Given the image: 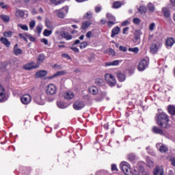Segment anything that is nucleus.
I'll return each mask as SVG.
<instances>
[{
	"label": "nucleus",
	"instance_id": "nucleus-40",
	"mask_svg": "<svg viewBox=\"0 0 175 175\" xmlns=\"http://www.w3.org/2000/svg\"><path fill=\"white\" fill-rule=\"evenodd\" d=\"M75 95L72 92H66L65 94V98L68 100L72 99L74 98Z\"/></svg>",
	"mask_w": 175,
	"mask_h": 175
},
{
	"label": "nucleus",
	"instance_id": "nucleus-33",
	"mask_svg": "<svg viewBox=\"0 0 175 175\" xmlns=\"http://www.w3.org/2000/svg\"><path fill=\"white\" fill-rule=\"evenodd\" d=\"M138 12H139L141 14H146L147 13V8H146V6L141 5V6L138 8Z\"/></svg>",
	"mask_w": 175,
	"mask_h": 175
},
{
	"label": "nucleus",
	"instance_id": "nucleus-51",
	"mask_svg": "<svg viewBox=\"0 0 175 175\" xmlns=\"http://www.w3.org/2000/svg\"><path fill=\"white\" fill-rule=\"evenodd\" d=\"M102 11V7L100 5H97L95 7V12L96 14L100 13Z\"/></svg>",
	"mask_w": 175,
	"mask_h": 175
},
{
	"label": "nucleus",
	"instance_id": "nucleus-7",
	"mask_svg": "<svg viewBox=\"0 0 175 175\" xmlns=\"http://www.w3.org/2000/svg\"><path fill=\"white\" fill-rule=\"evenodd\" d=\"M23 68L26 70H31L38 68V66H37L34 62H29V63L25 64Z\"/></svg>",
	"mask_w": 175,
	"mask_h": 175
},
{
	"label": "nucleus",
	"instance_id": "nucleus-25",
	"mask_svg": "<svg viewBox=\"0 0 175 175\" xmlns=\"http://www.w3.org/2000/svg\"><path fill=\"white\" fill-rule=\"evenodd\" d=\"M175 43V40L173 38H167L165 42L166 46L172 47Z\"/></svg>",
	"mask_w": 175,
	"mask_h": 175
},
{
	"label": "nucleus",
	"instance_id": "nucleus-27",
	"mask_svg": "<svg viewBox=\"0 0 175 175\" xmlns=\"http://www.w3.org/2000/svg\"><path fill=\"white\" fill-rule=\"evenodd\" d=\"M46 75H47V71H46V70H40L39 72H37L36 74V76L38 78L44 77Z\"/></svg>",
	"mask_w": 175,
	"mask_h": 175
},
{
	"label": "nucleus",
	"instance_id": "nucleus-39",
	"mask_svg": "<svg viewBox=\"0 0 175 175\" xmlns=\"http://www.w3.org/2000/svg\"><path fill=\"white\" fill-rule=\"evenodd\" d=\"M13 53L16 56H18L19 55H22L23 54V50L20 48L15 49L14 50H13Z\"/></svg>",
	"mask_w": 175,
	"mask_h": 175
},
{
	"label": "nucleus",
	"instance_id": "nucleus-5",
	"mask_svg": "<svg viewBox=\"0 0 175 175\" xmlns=\"http://www.w3.org/2000/svg\"><path fill=\"white\" fill-rule=\"evenodd\" d=\"M45 90L47 95L52 96L56 94L57 89L53 84H49L45 88Z\"/></svg>",
	"mask_w": 175,
	"mask_h": 175
},
{
	"label": "nucleus",
	"instance_id": "nucleus-35",
	"mask_svg": "<svg viewBox=\"0 0 175 175\" xmlns=\"http://www.w3.org/2000/svg\"><path fill=\"white\" fill-rule=\"evenodd\" d=\"M122 5L120 1H115L113 3L111 8L113 9H119L122 7Z\"/></svg>",
	"mask_w": 175,
	"mask_h": 175
},
{
	"label": "nucleus",
	"instance_id": "nucleus-9",
	"mask_svg": "<svg viewBox=\"0 0 175 175\" xmlns=\"http://www.w3.org/2000/svg\"><path fill=\"white\" fill-rule=\"evenodd\" d=\"M156 147L161 153H166L168 152V148L162 143H157Z\"/></svg>",
	"mask_w": 175,
	"mask_h": 175
},
{
	"label": "nucleus",
	"instance_id": "nucleus-31",
	"mask_svg": "<svg viewBox=\"0 0 175 175\" xmlns=\"http://www.w3.org/2000/svg\"><path fill=\"white\" fill-rule=\"evenodd\" d=\"M117 77L119 81L123 82L126 80V75L121 72H118L117 75Z\"/></svg>",
	"mask_w": 175,
	"mask_h": 175
},
{
	"label": "nucleus",
	"instance_id": "nucleus-28",
	"mask_svg": "<svg viewBox=\"0 0 175 175\" xmlns=\"http://www.w3.org/2000/svg\"><path fill=\"white\" fill-rule=\"evenodd\" d=\"M167 111L171 116H175V106L169 105L167 107Z\"/></svg>",
	"mask_w": 175,
	"mask_h": 175
},
{
	"label": "nucleus",
	"instance_id": "nucleus-19",
	"mask_svg": "<svg viewBox=\"0 0 175 175\" xmlns=\"http://www.w3.org/2000/svg\"><path fill=\"white\" fill-rule=\"evenodd\" d=\"M5 96V88L0 84V102H3L4 98Z\"/></svg>",
	"mask_w": 175,
	"mask_h": 175
},
{
	"label": "nucleus",
	"instance_id": "nucleus-38",
	"mask_svg": "<svg viewBox=\"0 0 175 175\" xmlns=\"http://www.w3.org/2000/svg\"><path fill=\"white\" fill-rule=\"evenodd\" d=\"M64 74V71H59V72H56L55 74H54L53 76L48 77L47 78H48V79H53V78L58 77V76L63 75Z\"/></svg>",
	"mask_w": 175,
	"mask_h": 175
},
{
	"label": "nucleus",
	"instance_id": "nucleus-17",
	"mask_svg": "<svg viewBox=\"0 0 175 175\" xmlns=\"http://www.w3.org/2000/svg\"><path fill=\"white\" fill-rule=\"evenodd\" d=\"M159 49V46L155 43H152L150 47V52L152 54H157L158 53V50Z\"/></svg>",
	"mask_w": 175,
	"mask_h": 175
},
{
	"label": "nucleus",
	"instance_id": "nucleus-23",
	"mask_svg": "<svg viewBox=\"0 0 175 175\" xmlns=\"http://www.w3.org/2000/svg\"><path fill=\"white\" fill-rule=\"evenodd\" d=\"M120 64V60H113V62H108L105 63V66H116Z\"/></svg>",
	"mask_w": 175,
	"mask_h": 175
},
{
	"label": "nucleus",
	"instance_id": "nucleus-54",
	"mask_svg": "<svg viewBox=\"0 0 175 175\" xmlns=\"http://www.w3.org/2000/svg\"><path fill=\"white\" fill-rule=\"evenodd\" d=\"M154 28H155V23H150V25H149V30L151 31H153Z\"/></svg>",
	"mask_w": 175,
	"mask_h": 175
},
{
	"label": "nucleus",
	"instance_id": "nucleus-57",
	"mask_svg": "<svg viewBox=\"0 0 175 175\" xmlns=\"http://www.w3.org/2000/svg\"><path fill=\"white\" fill-rule=\"evenodd\" d=\"M28 38H29V40L31 42H36V38L33 37V36H31V35H29V34Z\"/></svg>",
	"mask_w": 175,
	"mask_h": 175
},
{
	"label": "nucleus",
	"instance_id": "nucleus-24",
	"mask_svg": "<svg viewBox=\"0 0 175 175\" xmlns=\"http://www.w3.org/2000/svg\"><path fill=\"white\" fill-rule=\"evenodd\" d=\"M25 15V12L21 10H17L15 12V16L16 18H21Z\"/></svg>",
	"mask_w": 175,
	"mask_h": 175
},
{
	"label": "nucleus",
	"instance_id": "nucleus-11",
	"mask_svg": "<svg viewBox=\"0 0 175 175\" xmlns=\"http://www.w3.org/2000/svg\"><path fill=\"white\" fill-rule=\"evenodd\" d=\"M152 132L154 134L159 135L161 136L165 135V131H163V129H162L161 128H159V127H158L157 126H154L152 128Z\"/></svg>",
	"mask_w": 175,
	"mask_h": 175
},
{
	"label": "nucleus",
	"instance_id": "nucleus-52",
	"mask_svg": "<svg viewBox=\"0 0 175 175\" xmlns=\"http://www.w3.org/2000/svg\"><path fill=\"white\" fill-rule=\"evenodd\" d=\"M111 170L112 172H114V171L118 172L117 165L116 164H114V163L111 164Z\"/></svg>",
	"mask_w": 175,
	"mask_h": 175
},
{
	"label": "nucleus",
	"instance_id": "nucleus-26",
	"mask_svg": "<svg viewBox=\"0 0 175 175\" xmlns=\"http://www.w3.org/2000/svg\"><path fill=\"white\" fill-rule=\"evenodd\" d=\"M92 23L91 22L86 21L82 23L81 25V29L83 30H85L87 29H88L90 26H91Z\"/></svg>",
	"mask_w": 175,
	"mask_h": 175
},
{
	"label": "nucleus",
	"instance_id": "nucleus-48",
	"mask_svg": "<svg viewBox=\"0 0 175 175\" xmlns=\"http://www.w3.org/2000/svg\"><path fill=\"white\" fill-rule=\"evenodd\" d=\"M133 23L135 25H139L141 23V19L139 18H134L133 19Z\"/></svg>",
	"mask_w": 175,
	"mask_h": 175
},
{
	"label": "nucleus",
	"instance_id": "nucleus-1",
	"mask_svg": "<svg viewBox=\"0 0 175 175\" xmlns=\"http://www.w3.org/2000/svg\"><path fill=\"white\" fill-rule=\"evenodd\" d=\"M156 121L157 125L163 129H168L171 127L170 120L168 115L165 112H161L157 114Z\"/></svg>",
	"mask_w": 175,
	"mask_h": 175
},
{
	"label": "nucleus",
	"instance_id": "nucleus-53",
	"mask_svg": "<svg viewBox=\"0 0 175 175\" xmlns=\"http://www.w3.org/2000/svg\"><path fill=\"white\" fill-rule=\"evenodd\" d=\"M42 27L41 25H38L36 27V32L38 33V34H40L42 33Z\"/></svg>",
	"mask_w": 175,
	"mask_h": 175
},
{
	"label": "nucleus",
	"instance_id": "nucleus-21",
	"mask_svg": "<svg viewBox=\"0 0 175 175\" xmlns=\"http://www.w3.org/2000/svg\"><path fill=\"white\" fill-rule=\"evenodd\" d=\"M19 38L23 40L24 42L28 43V36H29V34L28 33H20L18 34Z\"/></svg>",
	"mask_w": 175,
	"mask_h": 175
},
{
	"label": "nucleus",
	"instance_id": "nucleus-41",
	"mask_svg": "<svg viewBox=\"0 0 175 175\" xmlns=\"http://www.w3.org/2000/svg\"><path fill=\"white\" fill-rule=\"evenodd\" d=\"M148 9L150 12H154L155 11V6L153 3H149L148 4Z\"/></svg>",
	"mask_w": 175,
	"mask_h": 175
},
{
	"label": "nucleus",
	"instance_id": "nucleus-43",
	"mask_svg": "<svg viewBox=\"0 0 175 175\" xmlns=\"http://www.w3.org/2000/svg\"><path fill=\"white\" fill-rule=\"evenodd\" d=\"M18 27L23 31H29V27L27 25L19 24L18 25Z\"/></svg>",
	"mask_w": 175,
	"mask_h": 175
},
{
	"label": "nucleus",
	"instance_id": "nucleus-60",
	"mask_svg": "<svg viewBox=\"0 0 175 175\" xmlns=\"http://www.w3.org/2000/svg\"><path fill=\"white\" fill-rule=\"evenodd\" d=\"M62 57L64 58H67L68 59H71L70 56L68 53H62Z\"/></svg>",
	"mask_w": 175,
	"mask_h": 175
},
{
	"label": "nucleus",
	"instance_id": "nucleus-44",
	"mask_svg": "<svg viewBox=\"0 0 175 175\" xmlns=\"http://www.w3.org/2000/svg\"><path fill=\"white\" fill-rule=\"evenodd\" d=\"M51 34H52L51 30L44 29L43 31V35L45 37H49V36H51Z\"/></svg>",
	"mask_w": 175,
	"mask_h": 175
},
{
	"label": "nucleus",
	"instance_id": "nucleus-63",
	"mask_svg": "<svg viewBox=\"0 0 175 175\" xmlns=\"http://www.w3.org/2000/svg\"><path fill=\"white\" fill-rule=\"evenodd\" d=\"M92 33L91 31H89L87 33V34H86V37H87L88 38H90L92 37Z\"/></svg>",
	"mask_w": 175,
	"mask_h": 175
},
{
	"label": "nucleus",
	"instance_id": "nucleus-6",
	"mask_svg": "<svg viewBox=\"0 0 175 175\" xmlns=\"http://www.w3.org/2000/svg\"><path fill=\"white\" fill-rule=\"evenodd\" d=\"M148 65L149 61L146 60V59H142V60L139 62V64L138 65V70L139 71L145 70L146 68L148 67Z\"/></svg>",
	"mask_w": 175,
	"mask_h": 175
},
{
	"label": "nucleus",
	"instance_id": "nucleus-56",
	"mask_svg": "<svg viewBox=\"0 0 175 175\" xmlns=\"http://www.w3.org/2000/svg\"><path fill=\"white\" fill-rule=\"evenodd\" d=\"M129 27H126L123 28L122 29V33L124 35L127 34V32L129 31Z\"/></svg>",
	"mask_w": 175,
	"mask_h": 175
},
{
	"label": "nucleus",
	"instance_id": "nucleus-13",
	"mask_svg": "<svg viewBox=\"0 0 175 175\" xmlns=\"http://www.w3.org/2000/svg\"><path fill=\"white\" fill-rule=\"evenodd\" d=\"M80 44L79 47L81 49H85L88 46V43L87 41H83L81 42H80V40L79 39L76 40L74 42V44H72V46H75Z\"/></svg>",
	"mask_w": 175,
	"mask_h": 175
},
{
	"label": "nucleus",
	"instance_id": "nucleus-47",
	"mask_svg": "<svg viewBox=\"0 0 175 175\" xmlns=\"http://www.w3.org/2000/svg\"><path fill=\"white\" fill-rule=\"evenodd\" d=\"M65 0H51V2L54 5H59L61 3H64Z\"/></svg>",
	"mask_w": 175,
	"mask_h": 175
},
{
	"label": "nucleus",
	"instance_id": "nucleus-14",
	"mask_svg": "<svg viewBox=\"0 0 175 175\" xmlns=\"http://www.w3.org/2000/svg\"><path fill=\"white\" fill-rule=\"evenodd\" d=\"M121 31V29L119 26H116L111 29V38H114L116 36L118 35Z\"/></svg>",
	"mask_w": 175,
	"mask_h": 175
},
{
	"label": "nucleus",
	"instance_id": "nucleus-8",
	"mask_svg": "<svg viewBox=\"0 0 175 175\" xmlns=\"http://www.w3.org/2000/svg\"><path fill=\"white\" fill-rule=\"evenodd\" d=\"M21 101L23 105H28L31 102V96L30 94H24L21 98Z\"/></svg>",
	"mask_w": 175,
	"mask_h": 175
},
{
	"label": "nucleus",
	"instance_id": "nucleus-61",
	"mask_svg": "<svg viewBox=\"0 0 175 175\" xmlns=\"http://www.w3.org/2000/svg\"><path fill=\"white\" fill-rule=\"evenodd\" d=\"M70 49L72 51H73L75 53H79V49L77 47L71 46Z\"/></svg>",
	"mask_w": 175,
	"mask_h": 175
},
{
	"label": "nucleus",
	"instance_id": "nucleus-12",
	"mask_svg": "<svg viewBox=\"0 0 175 175\" xmlns=\"http://www.w3.org/2000/svg\"><path fill=\"white\" fill-rule=\"evenodd\" d=\"M34 102L40 105H44V96L37 95L34 97Z\"/></svg>",
	"mask_w": 175,
	"mask_h": 175
},
{
	"label": "nucleus",
	"instance_id": "nucleus-22",
	"mask_svg": "<svg viewBox=\"0 0 175 175\" xmlns=\"http://www.w3.org/2000/svg\"><path fill=\"white\" fill-rule=\"evenodd\" d=\"M0 19L4 23H8L10 21V17L8 15L5 14H0Z\"/></svg>",
	"mask_w": 175,
	"mask_h": 175
},
{
	"label": "nucleus",
	"instance_id": "nucleus-2",
	"mask_svg": "<svg viewBox=\"0 0 175 175\" xmlns=\"http://www.w3.org/2000/svg\"><path fill=\"white\" fill-rule=\"evenodd\" d=\"M120 168H121L122 172L125 175H131L132 174L131 165L129 163H127V162L121 163Z\"/></svg>",
	"mask_w": 175,
	"mask_h": 175
},
{
	"label": "nucleus",
	"instance_id": "nucleus-16",
	"mask_svg": "<svg viewBox=\"0 0 175 175\" xmlns=\"http://www.w3.org/2000/svg\"><path fill=\"white\" fill-rule=\"evenodd\" d=\"M44 59H46V56L44 55V53H40L38 55L36 63V65L38 66V68L40 67V64L44 62Z\"/></svg>",
	"mask_w": 175,
	"mask_h": 175
},
{
	"label": "nucleus",
	"instance_id": "nucleus-18",
	"mask_svg": "<svg viewBox=\"0 0 175 175\" xmlns=\"http://www.w3.org/2000/svg\"><path fill=\"white\" fill-rule=\"evenodd\" d=\"M0 42L3 44H5L6 47H10L11 45V42L9 41V40L5 38V37H1L0 38Z\"/></svg>",
	"mask_w": 175,
	"mask_h": 175
},
{
	"label": "nucleus",
	"instance_id": "nucleus-58",
	"mask_svg": "<svg viewBox=\"0 0 175 175\" xmlns=\"http://www.w3.org/2000/svg\"><path fill=\"white\" fill-rule=\"evenodd\" d=\"M119 50L120 51L126 52V51H127V48L126 46H119Z\"/></svg>",
	"mask_w": 175,
	"mask_h": 175
},
{
	"label": "nucleus",
	"instance_id": "nucleus-62",
	"mask_svg": "<svg viewBox=\"0 0 175 175\" xmlns=\"http://www.w3.org/2000/svg\"><path fill=\"white\" fill-rule=\"evenodd\" d=\"M139 170L140 172L144 173V172H145V168H144V167H143L142 165H139Z\"/></svg>",
	"mask_w": 175,
	"mask_h": 175
},
{
	"label": "nucleus",
	"instance_id": "nucleus-36",
	"mask_svg": "<svg viewBox=\"0 0 175 175\" xmlns=\"http://www.w3.org/2000/svg\"><path fill=\"white\" fill-rule=\"evenodd\" d=\"M128 160L131 162H134L136 160V155L133 153H130L127 156Z\"/></svg>",
	"mask_w": 175,
	"mask_h": 175
},
{
	"label": "nucleus",
	"instance_id": "nucleus-50",
	"mask_svg": "<svg viewBox=\"0 0 175 175\" xmlns=\"http://www.w3.org/2000/svg\"><path fill=\"white\" fill-rule=\"evenodd\" d=\"M57 105L58 107H59L61 109H64L66 107L64 103L62 101H58L57 103Z\"/></svg>",
	"mask_w": 175,
	"mask_h": 175
},
{
	"label": "nucleus",
	"instance_id": "nucleus-29",
	"mask_svg": "<svg viewBox=\"0 0 175 175\" xmlns=\"http://www.w3.org/2000/svg\"><path fill=\"white\" fill-rule=\"evenodd\" d=\"M93 17V13L91 11L86 12L83 16L84 20H91Z\"/></svg>",
	"mask_w": 175,
	"mask_h": 175
},
{
	"label": "nucleus",
	"instance_id": "nucleus-49",
	"mask_svg": "<svg viewBox=\"0 0 175 175\" xmlns=\"http://www.w3.org/2000/svg\"><path fill=\"white\" fill-rule=\"evenodd\" d=\"M36 22L35 21H30V23H29V29L31 30L33 29L36 27Z\"/></svg>",
	"mask_w": 175,
	"mask_h": 175
},
{
	"label": "nucleus",
	"instance_id": "nucleus-20",
	"mask_svg": "<svg viewBox=\"0 0 175 175\" xmlns=\"http://www.w3.org/2000/svg\"><path fill=\"white\" fill-rule=\"evenodd\" d=\"M61 36L63 38L66 39V40H70L72 38V35H70L68 32L67 31H62L61 33Z\"/></svg>",
	"mask_w": 175,
	"mask_h": 175
},
{
	"label": "nucleus",
	"instance_id": "nucleus-30",
	"mask_svg": "<svg viewBox=\"0 0 175 175\" xmlns=\"http://www.w3.org/2000/svg\"><path fill=\"white\" fill-rule=\"evenodd\" d=\"M162 12L165 18H168L170 17V11L167 8H163Z\"/></svg>",
	"mask_w": 175,
	"mask_h": 175
},
{
	"label": "nucleus",
	"instance_id": "nucleus-34",
	"mask_svg": "<svg viewBox=\"0 0 175 175\" xmlns=\"http://www.w3.org/2000/svg\"><path fill=\"white\" fill-rule=\"evenodd\" d=\"M89 91L90 92L93 94V95H96L98 94V90L96 87L95 86H92L89 88Z\"/></svg>",
	"mask_w": 175,
	"mask_h": 175
},
{
	"label": "nucleus",
	"instance_id": "nucleus-10",
	"mask_svg": "<svg viewBox=\"0 0 175 175\" xmlns=\"http://www.w3.org/2000/svg\"><path fill=\"white\" fill-rule=\"evenodd\" d=\"M85 106V103L82 100H77L73 104V108L75 110H82V109Z\"/></svg>",
	"mask_w": 175,
	"mask_h": 175
},
{
	"label": "nucleus",
	"instance_id": "nucleus-59",
	"mask_svg": "<svg viewBox=\"0 0 175 175\" xmlns=\"http://www.w3.org/2000/svg\"><path fill=\"white\" fill-rule=\"evenodd\" d=\"M41 42L44 43L45 45H49V40L46 38H42Z\"/></svg>",
	"mask_w": 175,
	"mask_h": 175
},
{
	"label": "nucleus",
	"instance_id": "nucleus-15",
	"mask_svg": "<svg viewBox=\"0 0 175 175\" xmlns=\"http://www.w3.org/2000/svg\"><path fill=\"white\" fill-rule=\"evenodd\" d=\"M165 175V171L163 168H160L159 165H156L153 170V175Z\"/></svg>",
	"mask_w": 175,
	"mask_h": 175
},
{
	"label": "nucleus",
	"instance_id": "nucleus-45",
	"mask_svg": "<svg viewBox=\"0 0 175 175\" xmlns=\"http://www.w3.org/2000/svg\"><path fill=\"white\" fill-rule=\"evenodd\" d=\"M13 32L12 31H5L3 33V36L5 38H11L12 36Z\"/></svg>",
	"mask_w": 175,
	"mask_h": 175
},
{
	"label": "nucleus",
	"instance_id": "nucleus-42",
	"mask_svg": "<svg viewBox=\"0 0 175 175\" xmlns=\"http://www.w3.org/2000/svg\"><path fill=\"white\" fill-rule=\"evenodd\" d=\"M129 51L132 52L134 54H138L139 49L138 47L129 48Z\"/></svg>",
	"mask_w": 175,
	"mask_h": 175
},
{
	"label": "nucleus",
	"instance_id": "nucleus-4",
	"mask_svg": "<svg viewBox=\"0 0 175 175\" xmlns=\"http://www.w3.org/2000/svg\"><path fill=\"white\" fill-rule=\"evenodd\" d=\"M105 81L111 87L115 86L116 84V79L115 77L110 74L105 75Z\"/></svg>",
	"mask_w": 175,
	"mask_h": 175
},
{
	"label": "nucleus",
	"instance_id": "nucleus-32",
	"mask_svg": "<svg viewBox=\"0 0 175 175\" xmlns=\"http://www.w3.org/2000/svg\"><path fill=\"white\" fill-rule=\"evenodd\" d=\"M141 34L139 31H136L135 33V37L133 39V42L137 43L140 40Z\"/></svg>",
	"mask_w": 175,
	"mask_h": 175
},
{
	"label": "nucleus",
	"instance_id": "nucleus-55",
	"mask_svg": "<svg viewBox=\"0 0 175 175\" xmlns=\"http://www.w3.org/2000/svg\"><path fill=\"white\" fill-rule=\"evenodd\" d=\"M107 24L108 25V27L111 28L116 24V23L115 21H108L107 22Z\"/></svg>",
	"mask_w": 175,
	"mask_h": 175
},
{
	"label": "nucleus",
	"instance_id": "nucleus-46",
	"mask_svg": "<svg viewBox=\"0 0 175 175\" xmlns=\"http://www.w3.org/2000/svg\"><path fill=\"white\" fill-rule=\"evenodd\" d=\"M95 83L97 85L101 86L104 84V80L102 79H96Z\"/></svg>",
	"mask_w": 175,
	"mask_h": 175
},
{
	"label": "nucleus",
	"instance_id": "nucleus-64",
	"mask_svg": "<svg viewBox=\"0 0 175 175\" xmlns=\"http://www.w3.org/2000/svg\"><path fill=\"white\" fill-rule=\"evenodd\" d=\"M170 161L172 162V165L175 167V158L171 159Z\"/></svg>",
	"mask_w": 175,
	"mask_h": 175
},
{
	"label": "nucleus",
	"instance_id": "nucleus-3",
	"mask_svg": "<svg viewBox=\"0 0 175 175\" xmlns=\"http://www.w3.org/2000/svg\"><path fill=\"white\" fill-rule=\"evenodd\" d=\"M69 8L68 6L66 5L63 7L59 10H56L55 14L56 16L61 19H64L65 16L68 13Z\"/></svg>",
	"mask_w": 175,
	"mask_h": 175
},
{
	"label": "nucleus",
	"instance_id": "nucleus-37",
	"mask_svg": "<svg viewBox=\"0 0 175 175\" xmlns=\"http://www.w3.org/2000/svg\"><path fill=\"white\" fill-rule=\"evenodd\" d=\"M106 17L109 20V21L116 22V17L114 16H112V14L110 13H107Z\"/></svg>",
	"mask_w": 175,
	"mask_h": 175
}]
</instances>
